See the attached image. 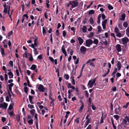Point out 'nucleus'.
<instances>
[{
	"mask_svg": "<svg viewBox=\"0 0 129 129\" xmlns=\"http://www.w3.org/2000/svg\"><path fill=\"white\" fill-rule=\"evenodd\" d=\"M95 60L96 59L95 58H93L92 59H89L86 61V64H87L88 63H89L90 66L94 67H95V65L94 63L92 62L95 61Z\"/></svg>",
	"mask_w": 129,
	"mask_h": 129,
	"instance_id": "1",
	"label": "nucleus"
},
{
	"mask_svg": "<svg viewBox=\"0 0 129 129\" xmlns=\"http://www.w3.org/2000/svg\"><path fill=\"white\" fill-rule=\"evenodd\" d=\"M8 105L7 103L5 102H4L3 104H0V108L6 110L7 108Z\"/></svg>",
	"mask_w": 129,
	"mask_h": 129,
	"instance_id": "2",
	"label": "nucleus"
},
{
	"mask_svg": "<svg viewBox=\"0 0 129 129\" xmlns=\"http://www.w3.org/2000/svg\"><path fill=\"white\" fill-rule=\"evenodd\" d=\"M86 46L88 47H89L92 45L93 43V41L91 39H88L86 41Z\"/></svg>",
	"mask_w": 129,
	"mask_h": 129,
	"instance_id": "3",
	"label": "nucleus"
},
{
	"mask_svg": "<svg viewBox=\"0 0 129 129\" xmlns=\"http://www.w3.org/2000/svg\"><path fill=\"white\" fill-rule=\"evenodd\" d=\"M95 79L93 80H91L89 81L88 83V85H89V87L90 88L92 87L93 85L95 83Z\"/></svg>",
	"mask_w": 129,
	"mask_h": 129,
	"instance_id": "4",
	"label": "nucleus"
},
{
	"mask_svg": "<svg viewBox=\"0 0 129 129\" xmlns=\"http://www.w3.org/2000/svg\"><path fill=\"white\" fill-rule=\"evenodd\" d=\"M38 89L41 92H44L45 88L43 86L42 84H40L38 87Z\"/></svg>",
	"mask_w": 129,
	"mask_h": 129,
	"instance_id": "5",
	"label": "nucleus"
},
{
	"mask_svg": "<svg viewBox=\"0 0 129 129\" xmlns=\"http://www.w3.org/2000/svg\"><path fill=\"white\" fill-rule=\"evenodd\" d=\"M123 44L124 45L127 43L129 41V39L126 37H125L122 39Z\"/></svg>",
	"mask_w": 129,
	"mask_h": 129,
	"instance_id": "6",
	"label": "nucleus"
},
{
	"mask_svg": "<svg viewBox=\"0 0 129 129\" xmlns=\"http://www.w3.org/2000/svg\"><path fill=\"white\" fill-rule=\"evenodd\" d=\"M0 51L1 53L2 56L4 57L5 55L4 49L3 48L2 46L0 45Z\"/></svg>",
	"mask_w": 129,
	"mask_h": 129,
	"instance_id": "7",
	"label": "nucleus"
},
{
	"mask_svg": "<svg viewBox=\"0 0 129 129\" xmlns=\"http://www.w3.org/2000/svg\"><path fill=\"white\" fill-rule=\"evenodd\" d=\"M127 121L129 122V117L127 116H126L125 118L123 119L122 123L124 124H125Z\"/></svg>",
	"mask_w": 129,
	"mask_h": 129,
	"instance_id": "8",
	"label": "nucleus"
},
{
	"mask_svg": "<svg viewBox=\"0 0 129 129\" xmlns=\"http://www.w3.org/2000/svg\"><path fill=\"white\" fill-rule=\"evenodd\" d=\"M116 49L118 52L121 51V46L119 44H117L116 46Z\"/></svg>",
	"mask_w": 129,
	"mask_h": 129,
	"instance_id": "9",
	"label": "nucleus"
},
{
	"mask_svg": "<svg viewBox=\"0 0 129 129\" xmlns=\"http://www.w3.org/2000/svg\"><path fill=\"white\" fill-rule=\"evenodd\" d=\"M80 51L82 53H84L86 51V48L84 46H82L80 49Z\"/></svg>",
	"mask_w": 129,
	"mask_h": 129,
	"instance_id": "10",
	"label": "nucleus"
},
{
	"mask_svg": "<svg viewBox=\"0 0 129 129\" xmlns=\"http://www.w3.org/2000/svg\"><path fill=\"white\" fill-rule=\"evenodd\" d=\"M107 20L106 19L103 21L102 22V26L103 29H105L106 28V24L107 22Z\"/></svg>",
	"mask_w": 129,
	"mask_h": 129,
	"instance_id": "11",
	"label": "nucleus"
},
{
	"mask_svg": "<svg viewBox=\"0 0 129 129\" xmlns=\"http://www.w3.org/2000/svg\"><path fill=\"white\" fill-rule=\"evenodd\" d=\"M78 4V0H75L73 1V8L77 7Z\"/></svg>",
	"mask_w": 129,
	"mask_h": 129,
	"instance_id": "12",
	"label": "nucleus"
},
{
	"mask_svg": "<svg viewBox=\"0 0 129 129\" xmlns=\"http://www.w3.org/2000/svg\"><path fill=\"white\" fill-rule=\"evenodd\" d=\"M73 92L72 89H69L68 91V98L70 99L71 97V96H73L72 94L71 93Z\"/></svg>",
	"mask_w": 129,
	"mask_h": 129,
	"instance_id": "13",
	"label": "nucleus"
},
{
	"mask_svg": "<svg viewBox=\"0 0 129 129\" xmlns=\"http://www.w3.org/2000/svg\"><path fill=\"white\" fill-rule=\"evenodd\" d=\"M73 59H74V62L75 64H77L79 62V58H77L76 56H73Z\"/></svg>",
	"mask_w": 129,
	"mask_h": 129,
	"instance_id": "14",
	"label": "nucleus"
},
{
	"mask_svg": "<svg viewBox=\"0 0 129 129\" xmlns=\"http://www.w3.org/2000/svg\"><path fill=\"white\" fill-rule=\"evenodd\" d=\"M64 46L63 45L61 48V50L63 53L64 54L65 56H66L67 55V54L66 51L64 48Z\"/></svg>",
	"mask_w": 129,
	"mask_h": 129,
	"instance_id": "15",
	"label": "nucleus"
},
{
	"mask_svg": "<svg viewBox=\"0 0 129 129\" xmlns=\"http://www.w3.org/2000/svg\"><path fill=\"white\" fill-rule=\"evenodd\" d=\"M66 6L67 7H69L70 6V5H71V8H70V10H72V8H73V1H70L69 2V4H66Z\"/></svg>",
	"mask_w": 129,
	"mask_h": 129,
	"instance_id": "16",
	"label": "nucleus"
},
{
	"mask_svg": "<svg viewBox=\"0 0 129 129\" xmlns=\"http://www.w3.org/2000/svg\"><path fill=\"white\" fill-rule=\"evenodd\" d=\"M78 39L79 41V44L80 45H81L83 42V40L80 37H78Z\"/></svg>",
	"mask_w": 129,
	"mask_h": 129,
	"instance_id": "17",
	"label": "nucleus"
},
{
	"mask_svg": "<svg viewBox=\"0 0 129 129\" xmlns=\"http://www.w3.org/2000/svg\"><path fill=\"white\" fill-rule=\"evenodd\" d=\"M121 18H120V20L124 21L125 20V14L124 13L121 16Z\"/></svg>",
	"mask_w": 129,
	"mask_h": 129,
	"instance_id": "18",
	"label": "nucleus"
},
{
	"mask_svg": "<svg viewBox=\"0 0 129 129\" xmlns=\"http://www.w3.org/2000/svg\"><path fill=\"white\" fill-rule=\"evenodd\" d=\"M37 66L35 64H33L31 65L30 69L33 70H34L36 69Z\"/></svg>",
	"mask_w": 129,
	"mask_h": 129,
	"instance_id": "19",
	"label": "nucleus"
},
{
	"mask_svg": "<svg viewBox=\"0 0 129 129\" xmlns=\"http://www.w3.org/2000/svg\"><path fill=\"white\" fill-rule=\"evenodd\" d=\"M8 75H9V78H13V75L12 73L11 72H10L8 73Z\"/></svg>",
	"mask_w": 129,
	"mask_h": 129,
	"instance_id": "20",
	"label": "nucleus"
},
{
	"mask_svg": "<svg viewBox=\"0 0 129 129\" xmlns=\"http://www.w3.org/2000/svg\"><path fill=\"white\" fill-rule=\"evenodd\" d=\"M117 68H118V70H119L121 67V63H120L119 61H118V62L117 64Z\"/></svg>",
	"mask_w": 129,
	"mask_h": 129,
	"instance_id": "21",
	"label": "nucleus"
},
{
	"mask_svg": "<svg viewBox=\"0 0 129 129\" xmlns=\"http://www.w3.org/2000/svg\"><path fill=\"white\" fill-rule=\"evenodd\" d=\"M13 34V31L12 30H11L10 31H9L7 35V36H6V37H8V38L9 39V37H10L11 35Z\"/></svg>",
	"mask_w": 129,
	"mask_h": 129,
	"instance_id": "22",
	"label": "nucleus"
},
{
	"mask_svg": "<svg viewBox=\"0 0 129 129\" xmlns=\"http://www.w3.org/2000/svg\"><path fill=\"white\" fill-rule=\"evenodd\" d=\"M82 29L84 33L86 32L87 31V28L85 26H83L82 28Z\"/></svg>",
	"mask_w": 129,
	"mask_h": 129,
	"instance_id": "23",
	"label": "nucleus"
},
{
	"mask_svg": "<svg viewBox=\"0 0 129 129\" xmlns=\"http://www.w3.org/2000/svg\"><path fill=\"white\" fill-rule=\"evenodd\" d=\"M42 28V33L44 36V37L45 36V35L46 34V31L44 27H43Z\"/></svg>",
	"mask_w": 129,
	"mask_h": 129,
	"instance_id": "24",
	"label": "nucleus"
},
{
	"mask_svg": "<svg viewBox=\"0 0 129 129\" xmlns=\"http://www.w3.org/2000/svg\"><path fill=\"white\" fill-rule=\"evenodd\" d=\"M120 108V107H117L116 108V109H115V113L116 114H119V108Z\"/></svg>",
	"mask_w": 129,
	"mask_h": 129,
	"instance_id": "25",
	"label": "nucleus"
},
{
	"mask_svg": "<svg viewBox=\"0 0 129 129\" xmlns=\"http://www.w3.org/2000/svg\"><path fill=\"white\" fill-rule=\"evenodd\" d=\"M117 71V68H115L114 70V71L112 74V75L113 77L115 76V74Z\"/></svg>",
	"mask_w": 129,
	"mask_h": 129,
	"instance_id": "26",
	"label": "nucleus"
},
{
	"mask_svg": "<svg viewBox=\"0 0 129 129\" xmlns=\"http://www.w3.org/2000/svg\"><path fill=\"white\" fill-rule=\"evenodd\" d=\"M30 114L32 116H34L35 112V110L34 109H33L30 111Z\"/></svg>",
	"mask_w": 129,
	"mask_h": 129,
	"instance_id": "27",
	"label": "nucleus"
},
{
	"mask_svg": "<svg viewBox=\"0 0 129 129\" xmlns=\"http://www.w3.org/2000/svg\"><path fill=\"white\" fill-rule=\"evenodd\" d=\"M67 88L68 89L71 88V89L73 90V86L70 83H69L68 84Z\"/></svg>",
	"mask_w": 129,
	"mask_h": 129,
	"instance_id": "28",
	"label": "nucleus"
},
{
	"mask_svg": "<svg viewBox=\"0 0 129 129\" xmlns=\"http://www.w3.org/2000/svg\"><path fill=\"white\" fill-rule=\"evenodd\" d=\"M126 34L128 37H129V27H128L126 30Z\"/></svg>",
	"mask_w": 129,
	"mask_h": 129,
	"instance_id": "29",
	"label": "nucleus"
},
{
	"mask_svg": "<svg viewBox=\"0 0 129 129\" xmlns=\"http://www.w3.org/2000/svg\"><path fill=\"white\" fill-rule=\"evenodd\" d=\"M27 121L30 125H32L33 124V120L32 119H31L30 120H27Z\"/></svg>",
	"mask_w": 129,
	"mask_h": 129,
	"instance_id": "30",
	"label": "nucleus"
},
{
	"mask_svg": "<svg viewBox=\"0 0 129 129\" xmlns=\"http://www.w3.org/2000/svg\"><path fill=\"white\" fill-rule=\"evenodd\" d=\"M94 13V11L93 10H90L88 12V14L89 15L93 14Z\"/></svg>",
	"mask_w": 129,
	"mask_h": 129,
	"instance_id": "31",
	"label": "nucleus"
},
{
	"mask_svg": "<svg viewBox=\"0 0 129 129\" xmlns=\"http://www.w3.org/2000/svg\"><path fill=\"white\" fill-rule=\"evenodd\" d=\"M93 43L95 44V45H97L99 43V41L97 39H95L93 41Z\"/></svg>",
	"mask_w": 129,
	"mask_h": 129,
	"instance_id": "32",
	"label": "nucleus"
},
{
	"mask_svg": "<svg viewBox=\"0 0 129 129\" xmlns=\"http://www.w3.org/2000/svg\"><path fill=\"white\" fill-rule=\"evenodd\" d=\"M8 45L9 46V47L10 48V49L11 50V49L12 46L11 43V41L10 40H9L8 41Z\"/></svg>",
	"mask_w": 129,
	"mask_h": 129,
	"instance_id": "33",
	"label": "nucleus"
},
{
	"mask_svg": "<svg viewBox=\"0 0 129 129\" xmlns=\"http://www.w3.org/2000/svg\"><path fill=\"white\" fill-rule=\"evenodd\" d=\"M39 7V9L38 8H36V9L38 11H41L42 10V8H43L42 6H38Z\"/></svg>",
	"mask_w": 129,
	"mask_h": 129,
	"instance_id": "34",
	"label": "nucleus"
},
{
	"mask_svg": "<svg viewBox=\"0 0 129 129\" xmlns=\"http://www.w3.org/2000/svg\"><path fill=\"white\" fill-rule=\"evenodd\" d=\"M89 21L91 24H93L94 23L93 19L91 17H90L89 18Z\"/></svg>",
	"mask_w": 129,
	"mask_h": 129,
	"instance_id": "35",
	"label": "nucleus"
},
{
	"mask_svg": "<svg viewBox=\"0 0 129 129\" xmlns=\"http://www.w3.org/2000/svg\"><path fill=\"white\" fill-rule=\"evenodd\" d=\"M64 77L67 80H68L69 78V76L68 74H64Z\"/></svg>",
	"mask_w": 129,
	"mask_h": 129,
	"instance_id": "36",
	"label": "nucleus"
},
{
	"mask_svg": "<svg viewBox=\"0 0 129 129\" xmlns=\"http://www.w3.org/2000/svg\"><path fill=\"white\" fill-rule=\"evenodd\" d=\"M119 30L117 27H115L114 28V32L116 34L119 32Z\"/></svg>",
	"mask_w": 129,
	"mask_h": 129,
	"instance_id": "37",
	"label": "nucleus"
},
{
	"mask_svg": "<svg viewBox=\"0 0 129 129\" xmlns=\"http://www.w3.org/2000/svg\"><path fill=\"white\" fill-rule=\"evenodd\" d=\"M128 25V24L126 22H124L123 24V26L125 27H127Z\"/></svg>",
	"mask_w": 129,
	"mask_h": 129,
	"instance_id": "38",
	"label": "nucleus"
},
{
	"mask_svg": "<svg viewBox=\"0 0 129 129\" xmlns=\"http://www.w3.org/2000/svg\"><path fill=\"white\" fill-rule=\"evenodd\" d=\"M28 107L30 109H32L34 108V106L33 105L29 104L28 105Z\"/></svg>",
	"mask_w": 129,
	"mask_h": 129,
	"instance_id": "39",
	"label": "nucleus"
},
{
	"mask_svg": "<svg viewBox=\"0 0 129 129\" xmlns=\"http://www.w3.org/2000/svg\"><path fill=\"white\" fill-rule=\"evenodd\" d=\"M93 32H91L88 36V37H92L93 36Z\"/></svg>",
	"mask_w": 129,
	"mask_h": 129,
	"instance_id": "40",
	"label": "nucleus"
},
{
	"mask_svg": "<svg viewBox=\"0 0 129 129\" xmlns=\"http://www.w3.org/2000/svg\"><path fill=\"white\" fill-rule=\"evenodd\" d=\"M28 88L26 86H25L24 88V91L25 93H27V92H28Z\"/></svg>",
	"mask_w": 129,
	"mask_h": 129,
	"instance_id": "41",
	"label": "nucleus"
},
{
	"mask_svg": "<svg viewBox=\"0 0 129 129\" xmlns=\"http://www.w3.org/2000/svg\"><path fill=\"white\" fill-rule=\"evenodd\" d=\"M79 117L76 118L74 120V122H76L78 124L79 123Z\"/></svg>",
	"mask_w": 129,
	"mask_h": 129,
	"instance_id": "42",
	"label": "nucleus"
},
{
	"mask_svg": "<svg viewBox=\"0 0 129 129\" xmlns=\"http://www.w3.org/2000/svg\"><path fill=\"white\" fill-rule=\"evenodd\" d=\"M20 114H18L16 117V119L17 120L18 122H19L20 121Z\"/></svg>",
	"mask_w": 129,
	"mask_h": 129,
	"instance_id": "43",
	"label": "nucleus"
},
{
	"mask_svg": "<svg viewBox=\"0 0 129 129\" xmlns=\"http://www.w3.org/2000/svg\"><path fill=\"white\" fill-rule=\"evenodd\" d=\"M108 8L109 10H111L113 9V7L110 4H108Z\"/></svg>",
	"mask_w": 129,
	"mask_h": 129,
	"instance_id": "44",
	"label": "nucleus"
},
{
	"mask_svg": "<svg viewBox=\"0 0 129 129\" xmlns=\"http://www.w3.org/2000/svg\"><path fill=\"white\" fill-rule=\"evenodd\" d=\"M109 72H110V70H109V69H108V71H107V72L104 75H103L102 76H103L104 77H105L108 74Z\"/></svg>",
	"mask_w": 129,
	"mask_h": 129,
	"instance_id": "45",
	"label": "nucleus"
},
{
	"mask_svg": "<svg viewBox=\"0 0 129 129\" xmlns=\"http://www.w3.org/2000/svg\"><path fill=\"white\" fill-rule=\"evenodd\" d=\"M9 114L11 117L15 115V114L13 111H11L10 112Z\"/></svg>",
	"mask_w": 129,
	"mask_h": 129,
	"instance_id": "46",
	"label": "nucleus"
},
{
	"mask_svg": "<svg viewBox=\"0 0 129 129\" xmlns=\"http://www.w3.org/2000/svg\"><path fill=\"white\" fill-rule=\"evenodd\" d=\"M116 36L120 38L121 37V34L119 32L116 33Z\"/></svg>",
	"mask_w": 129,
	"mask_h": 129,
	"instance_id": "47",
	"label": "nucleus"
},
{
	"mask_svg": "<svg viewBox=\"0 0 129 129\" xmlns=\"http://www.w3.org/2000/svg\"><path fill=\"white\" fill-rule=\"evenodd\" d=\"M14 85V84L12 83H11L10 84H8L9 88H12V87Z\"/></svg>",
	"mask_w": 129,
	"mask_h": 129,
	"instance_id": "48",
	"label": "nucleus"
},
{
	"mask_svg": "<svg viewBox=\"0 0 129 129\" xmlns=\"http://www.w3.org/2000/svg\"><path fill=\"white\" fill-rule=\"evenodd\" d=\"M34 98L33 96L29 95V101L32 100Z\"/></svg>",
	"mask_w": 129,
	"mask_h": 129,
	"instance_id": "49",
	"label": "nucleus"
},
{
	"mask_svg": "<svg viewBox=\"0 0 129 129\" xmlns=\"http://www.w3.org/2000/svg\"><path fill=\"white\" fill-rule=\"evenodd\" d=\"M7 40L6 39H5L2 42V43L4 45L6 44H7Z\"/></svg>",
	"mask_w": 129,
	"mask_h": 129,
	"instance_id": "50",
	"label": "nucleus"
},
{
	"mask_svg": "<svg viewBox=\"0 0 129 129\" xmlns=\"http://www.w3.org/2000/svg\"><path fill=\"white\" fill-rule=\"evenodd\" d=\"M101 17V16H99L98 18V23L99 24L100 23V18Z\"/></svg>",
	"mask_w": 129,
	"mask_h": 129,
	"instance_id": "51",
	"label": "nucleus"
},
{
	"mask_svg": "<svg viewBox=\"0 0 129 129\" xmlns=\"http://www.w3.org/2000/svg\"><path fill=\"white\" fill-rule=\"evenodd\" d=\"M12 105H13L12 106L11 105H10L9 106L8 109L9 110H11L12 109V108H13V106L14 104H12Z\"/></svg>",
	"mask_w": 129,
	"mask_h": 129,
	"instance_id": "52",
	"label": "nucleus"
},
{
	"mask_svg": "<svg viewBox=\"0 0 129 129\" xmlns=\"http://www.w3.org/2000/svg\"><path fill=\"white\" fill-rule=\"evenodd\" d=\"M114 117L116 119V120H118L119 118V116L117 115H115L114 116Z\"/></svg>",
	"mask_w": 129,
	"mask_h": 129,
	"instance_id": "53",
	"label": "nucleus"
},
{
	"mask_svg": "<svg viewBox=\"0 0 129 129\" xmlns=\"http://www.w3.org/2000/svg\"><path fill=\"white\" fill-rule=\"evenodd\" d=\"M98 32H101L102 31V29L101 27L100 26H99L98 27Z\"/></svg>",
	"mask_w": 129,
	"mask_h": 129,
	"instance_id": "54",
	"label": "nucleus"
},
{
	"mask_svg": "<svg viewBox=\"0 0 129 129\" xmlns=\"http://www.w3.org/2000/svg\"><path fill=\"white\" fill-rule=\"evenodd\" d=\"M49 58L51 62H54V59L52 57L50 56H49Z\"/></svg>",
	"mask_w": 129,
	"mask_h": 129,
	"instance_id": "55",
	"label": "nucleus"
},
{
	"mask_svg": "<svg viewBox=\"0 0 129 129\" xmlns=\"http://www.w3.org/2000/svg\"><path fill=\"white\" fill-rule=\"evenodd\" d=\"M104 37V36L103 34H101L99 35V38L100 39H102Z\"/></svg>",
	"mask_w": 129,
	"mask_h": 129,
	"instance_id": "56",
	"label": "nucleus"
},
{
	"mask_svg": "<svg viewBox=\"0 0 129 129\" xmlns=\"http://www.w3.org/2000/svg\"><path fill=\"white\" fill-rule=\"evenodd\" d=\"M9 97L8 96H7L6 97V101L7 102H9L10 101L9 100Z\"/></svg>",
	"mask_w": 129,
	"mask_h": 129,
	"instance_id": "57",
	"label": "nucleus"
},
{
	"mask_svg": "<svg viewBox=\"0 0 129 129\" xmlns=\"http://www.w3.org/2000/svg\"><path fill=\"white\" fill-rule=\"evenodd\" d=\"M7 11V8H4L3 12L5 13H6Z\"/></svg>",
	"mask_w": 129,
	"mask_h": 129,
	"instance_id": "58",
	"label": "nucleus"
},
{
	"mask_svg": "<svg viewBox=\"0 0 129 129\" xmlns=\"http://www.w3.org/2000/svg\"><path fill=\"white\" fill-rule=\"evenodd\" d=\"M75 90L76 92V94H79V90L77 87L76 88Z\"/></svg>",
	"mask_w": 129,
	"mask_h": 129,
	"instance_id": "59",
	"label": "nucleus"
},
{
	"mask_svg": "<svg viewBox=\"0 0 129 129\" xmlns=\"http://www.w3.org/2000/svg\"><path fill=\"white\" fill-rule=\"evenodd\" d=\"M5 79L6 81H7V80H8V75L7 74H5Z\"/></svg>",
	"mask_w": 129,
	"mask_h": 129,
	"instance_id": "60",
	"label": "nucleus"
},
{
	"mask_svg": "<svg viewBox=\"0 0 129 129\" xmlns=\"http://www.w3.org/2000/svg\"><path fill=\"white\" fill-rule=\"evenodd\" d=\"M47 13L46 12H45L44 13V16L45 17V18L47 19H48V15H47Z\"/></svg>",
	"mask_w": 129,
	"mask_h": 129,
	"instance_id": "61",
	"label": "nucleus"
},
{
	"mask_svg": "<svg viewBox=\"0 0 129 129\" xmlns=\"http://www.w3.org/2000/svg\"><path fill=\"white\" fill-rule=\"evenodd\" d=\"M84 107V104H82V106L80 107V110L81 111H82L83 109V108Z\"/></svg>",
	"mask_w": 129,
	"mask_h": 129,
	"instance_id": "62",
	"label": "nucleus"
},
{
	"mask_svg": "<svg viewBox=\"0 0 129 129\" xmlns=\"http://www.w3.org/2000/svg\"><path fill=\"white\" fill-rule=\"evenodd\" d=\"M9 63L10 65L11 66H13V62L12 61H10L9 62Z\"/></svg>",
	"mask_w": 129,
	"mask_h": 129,
	"instance_id": "63",
	"label": "nucleus"
},
{
	"mask_svg": "<svg viewBox=\"0 0 129 129\" xmlns=\"http://www.w3.org/2000/svg\"><path fill=\"white\" fill-rule=\"evenodd\" d=\"M37 58L39 59H42V54H40L38 56Z\"/></svg>",
	"mask_w": 129,
	"mask_h": 129,
	"instance_id": "64",
	"label": "nucleus"
}]
</instances>
